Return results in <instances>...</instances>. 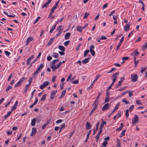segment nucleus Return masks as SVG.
I'll list each match as a JSON object with an SVG mask.
<instances>
[{
    "mask_svg": "<svg viewBox=\"0 0 147 147\" xmlns=\"http://www.w3.org/2000/svg\"><path fill=\"white\" fill-rule=\"evenodd\" d=\"M43 67L44 65L43 64L41 63L37 69L32 74V77L33 78H35V76L38 75V74L40 72Z\"/></svg>",
    "mask_w": 147,
    "mask_h": 147,
    "instance_id": "nucleus-1",
    "label": "nucleus"
},
{
    "mask_svg": "<svg viewBox=\"0 0 147 147\" xmlns=\"http://www.w3.org/2000/svg\"><path fill=\"white\" fill-rule=\"evenodd\" d=\"M139 120V118L137 115H135V117L133 118L132 120V123L133 125H135L136 123Z\"/></svg>",
    "mask_w": 147,
    "mask_h": 147,
    "instance_id": "nucleus-2",
    "label": "nucleus"
},
{
    "mask_svg": "<svg viewBox=\"0 0 147 147\" xmlns=\"http://www.w3.org/2000/svg\"><path fill=\"white\" fill-rule=\"evenodd\" d=\"M131 81L133 82H135L137 81L138 79V76L137 74H132L131 76Z\"/></svg>",
    "mask_w": 147,
    "mask_h": 147,
    "instance_id": "nucleus-3",
    "label": "nucleus"
},
{
    "mask_svg": "<svg viewBox=\"0 0 147 147\" xmlns=\"http://www.w3.org/2000/svg\"><path fill=\"white\" fill-rule=\"evenodd\" d=\"M50 83V82L48 81L44 82L42 84L40 85V88L41 89H44L45 87L47 86Z\"/></svg>",
    "mask_w": 147,
    "mask_h": 147,
    "instance_id": "nucleus-4",
    "label": "nucleus"
},
{
    "mask_svg": "<svg viewBox=\"0 0 147 147\" xmlns=\"http://www.w3.org/2000/svg\"><path fill=\"white\" fill-rule=\"evenodd\" d=\"M119 75L118 72H116L112 76L111 78L113 81H115L117 79L118 76Z\"/></svg>",
    "mask_w": 147,
    "mask_h": 147,
    "instance_id": "nucleus-5",
    "label": "nucleus"
},
{
    "mask_svg": "<svg viewBox=\"0 0 147 147\" xmlns=\"http://www.w3.org/2000/svg\"><path fill=\"white\" fill-rule=\"evenodd\" d=\"M36 132V127H33L32 129V132L30 134V136H34Z\"/></svg>",
    "mask_w": 147,
    "mask_h": 147,
    "instance_id": "nucleus-6",
    "label": "nucleus"
},
{
    "mask_svg": "<svg viewBox=\"0 0 147 147\" xmlns=\"http://www.w3.org/2000/svg\"><path fill=\"white\" fill-rule=\"evenodd\" d=\"M57 92V90L54 91H52L51 92V96H50V98L51 99H53L54 98V96L56 94Z\"/></svg>",
    "mask_w": 147,
    "mask_h": 147,
    "instance_id": "nucleus-7",
    "label": "nucleus"
},
{
    "mask_svg": "<svg viewBox=\"0 0 147 147\" xmlns=\"http://www.w3.org/2000/svg\"><path fill=\"white\" fill-rule=\"evenodd\" d=\"M130 26V23L126 24L124 27V30L126 31L129 30Z\"/></svg>",
    "mask_w": 147,
    "mask_h": 147,
    "instance_id": "nucleus-8",
    "label": "nucleus"
},
{
    "mask_svg": "<svg viewBox=\"0 0 147 147\" xmlns=\"http://www.w3.org/2000/svg\"><path fill=\"white\" fill-rule=\"evenodd\" d=\"M109 105H110L109 103H107L105 104L102 108V111H104L105 110L108 109Z\"/></svg>",
    "mask_w": 147,
    "mask_h": 147,
    "instance_id": "nucleus-9",
    "label": "nucleus"
},
{
    "mask_svg": "<svg viewBox=\"0 0 147 147\" xmlns=\"http://www.w3.org/2000/svg\"><path fill=\"white\" fill-rule=\"evenodd\" d=\"M51 0H48L47 2L44 4L42 7V8H43L45 7H47V6L51 2Z\"/></svg>",
    "mask_w": 147,
    "mask_h": 147,
    "instance_id": "nucleus-10",
    "label": "nucleus"
},
{
    "mask_svg": "<svg viewBox=\"0 0 147 147\" xmlns=\"http://www.w3.org/2000/svg\"><path fill=\"white\" fill-rule=\"evenodd\" d=\"M50 66L53 72L55 71L56 69L58 68L57 66L55 65H50Z\"/></svg>",
    "mask_w": 147,
    "mask_h": 147,
    "instance_id": "nucleus-11",
    "label": "nucleus"
},
{
    "mask_svg": "<svg viewBox=\"0 0 147 147\" xmlns=\"http://www.w3.org/2000/svg\"><path fill=\"white\" fill-rule=\"evenodd\" d=\"M34 57V56L33 55H32L27 59V65H28L29 64L31 60L33 59Z\"/></svg>",
    "mask_w": 147,
    "mask_h": 147,
    "instance_id": "nucleus-12",
    "label": "nucleus"
},
{
    "mask_svg": "<svg viewBox=\"0 0 147 147\" xmlns=\"http://www.w3.org/2000/svg\"><path fill=\"white\" fill-rule=\"evenodd\" d=\"M70 35L71 33L70 32L66 33L65 36V39L66 40L68 39L69 38Z\"/></svg>",
    "mask_w": 147,
    "mask_h": 147,
    "instance_id": "nucleus-13",
    "label": "nucleus"
},
{
    "mask_svg": "<svg viewBox=\"0 0 147 147\" xmlns=\"http://www.w3.org/2000/svg\"><path fill=\"white\" fill-rule=\"evenodd\" d=\"M33 38L32 37H29L27 39L26 41V45H28L29 42L32 40Z\"/></svg>",
    "mask_w": 147,
    "mask_h": 147,
    "instance_id": "nucleus-14",
    "label": "nucleus"
},
{
    "mask_svg": "<svg viewBox=\"0 0 147 147\" xmlns=\"http://www.w3.org/2000/svg\"><path fill=\"white\" fill-rule=\"evenodd\" d=\"M119 103H118L116 105L115 108H114L113 111L112 112V113H113L114 112H115L118 109V107L119 106Z\"/></svg>",
    "mask_w": 147,
    "mask_h": 147,
    "instance_id": "nucleus-15",
    "label": "nucleus"
},
{
    "mask_svg": "<svg viewBox=\"0 0 147 147\" xmlns=\"http://www.w3.org/2000/svg\"><path fill=\"white\" fill-rule=\"evenodd\" d=\"M90 59V58L89 57H88L84 60H83L82 62L83 64H86L88 62Z\"/></svg>",
    "mask_w": 147,
    "mask_h": 147,
    "instance_id": "nucleus-16",
    "label": "nucleus"
},
{
    "mask_svg": "<svg viewBox=\"0 0 147 147\" xmlns=\"http://www.w3.org/2000/svg\"><path fill=\"white\" fill-rule=\"evenodd\" d=\"M91 124L90 123L88 122H87L86 124V129H89L91 128Z\"/></svg>",
    "mask_w": 147,
    "mask_h": 147,
    "instance_id": "nucleus-17",
    "label": "nucleus"
},
{
    "mask_svg": "<svg viewBox=\"0 0 147 147\" xmlns=\"http://www.w3.org/2000/svg\"><path fill=\"white\" fill-rule=\"evenodd\" d=\"M142 48L143 51H144L145 50L147 49V42L145 44L142 46Z\"/></svg>",
    "mask_w": 147,
    "mask_h": 147,
    "instance_id": "nucleus-18",
    "label": "nucleus"
},
{
    "mask_svg": "<svg viewBox=\"0 0 147 147\" xmlns=\"http://www.w3.org/2000/svg\"><path fill=\"white\" fill-rule=\"evenodd\" d=\"M116 146H117L121 147V143H120V140L118 139H117L116 140Z\"/></svg>",
    "mask_w": 147,
    "mask_h": 147,
    "instance_id": "nucleus-19",
    "label": "nucleus"
},
{
    "mask_svg": "<svg viewBox=\"0 0 147 147\" xmlns=\"http://www.w3.org/2000/svg\"><path fill=\"white\" fill-rule=\"evenodd\" d=\"M102 120V122L100 124V128H101L102 129V127L106 123V122L105 121H104Z\"/></svg>",
    "mask_w": 147,
    "mask_h": 147,
    "instance_id": "nucleus-20",
    "label": "nucleus"
},
{
    "mask_svg": "<svg viewBox=\"0 0 147 147\" xmlns=\"http://www.w3.org/2000/svg\"><path fill=\"white\" fill-rule=\"evenodd\" d=\"M36 121V119L35 118L33 119L31 121V125L32 126H34L35 125V123Z\"/></svg>",
    "mask_w": 147,
    "mask_h": 147,
    "instance_id": "nucleus-21",
    "label": "nucleus"
},
{
    "mask_svg": "<svg viewBox=\"0 0 147 147\" xmlns=\"http://www.w3.org/2000/svg\"><path fill=\"white\" fill-rule=\"evenodd\" d=\"M63 28H62V26L60 25L59 26L58 28L57 29V30H58L59 31L62 32L63 31Z\"/></svg>",
    "mask_w": 147,
    "mask_h": 147,
    "instance_id": "nucleus-22",
    "label": "nucleus"
},
{
    "mask_svg": "<svg viewBox=\"0 0 147 147\" xmlns=\"http://www.w3.org/2000/svg\"><path fill=\"white\" fill-rule=\"evenodd\" d=\"M55 39V38H51L49 42L48 43V45L49 46L51 45V44H52V42H53L54 40Z\"/></svg>",
    "mask_w": 147,
    "mask_h": 147,
    "instance_id": "nucleus-23",
    "label": "nucleus"
},
{
    "mask_svg": "<svg viewBox=\"0 0 147 147\" xmlns=\"http://www.w3.org/2000/svg\"><path fill=\"white\" fill-rule=\"evenodd\" d=\"M30 86V84H28V85H27L24 88V92L25 93H26L27 92V90L29 88V86Z\"/></svg>",
    "mask_w": 147,
    "mask_h": 147,
    "instance_id": "nucleus-24",
    "label": "nucleus"
},
{
    "mask_svg": "<svg viewBox=\"0 0 147 147\" xmlns=\"http://www.w3.org/2000/svg\"><path fill=\"white\" fill-rule=\"evenodd\" d=\"M58 48L59 50L63 51H65V48L63 46H59L58 47Z\"/></svg>",
    "mask_w": 147,
    "mask_h": 147,
    "instance_id": "nucleus-25",
    "label": "nucleus"
},
{
    "mask_svg": "<svg viewBox=\"0 0 147 147\" xmlns=\"http://www.w3.org/2000/svg\"><path fill=\"white\" fill-rule=\"evenodd\" d=\"M57 24H55L54 25H53V28H51V29L50 30V33H51L54 30V29H55V28H56V26Z\"/></svg>",
    "mask_w": 147,
    "mask_h": 147,
    "instance_id": "nucleus-26",
    "label": "nucleus"
},
{
    "mask_svg": "<svg viewBox=\"0 0 147 147\" xmlns=\"http://www.w3.org/2000/svg\"><path fill=\"white\" fill-rule=\"evenodd\" d=\"M76 29L78 31L80 32H82V31L83 28L80 26H78L77 27Z\"/></svg>",
    "mask_w": 147,
    "mask_h": 147,
    "instance_id": "nucleus-27",
    "label": "nucleus"
},
{
    "mask_svg": "<svg viewBox=\"0 0 147 147\" xmlns=\"http://www.w3.org/2000/svg\"><path fill=\"white\" fill-rule=\"evenodd\" d=\"M56 8L55 7H53L52 9L51 12L49 13V16H51L52 15V14L53 13L55 10L56 9Z\"/></svg>",
    "mask_w": 147,
    "mask_h": 147,
    "instance_id": "nucleus-28",
    "label": "nucleus"
},
{
    "mask_svg": "<svg viewBox=\"0 0 147 147\" xmlns=\"http://www.w3.org/2000/svg\"><path fill=\"white\" fill-rule=\"evenodd\" d=\"M123 126V123H121V124L119 128H117L116 129V131H119L121 130L122 129Z\"/></svg>",
    "mask_w": 147,
    "mask_h": 147,
    "instance_id": "nucleus-29",
    "label": "nucleus"
},
{
    "mask_svg": "<svg viewBox=\"0 0 147 147\" xmlns=\"http://www.w3.org/2000/svg\"><path fill=\"white\" fill-rule=\"evenodd\" d=\"M97 107L94 106L93 107L90 114V115H91L92 113L95 110Z\"/></svg>",
    "mask_w": 147,
    "mask_h": 147,
    "instance_id": "nucleus-30",
    "label": "nucleus"
},
{
    "mask_svg": "<svg viewBox=\"0 0 147 147\" xmlns=\"http://www.w3.org/2000/svg\"><path fill=\"white\" fill-rule=\"evenodd\" d=\"M58 59L54 60L51 64L50 65H55V63L59 61Z\"/></svg>",
    "mask_w": 147,
    "mask_h": 147,
    "instance_id": "nucleus-31",
    "label": "nucleus"
},
{
    "mask_svg": "<svg viewBox=\"0 0 147 147\" xmlns=\"http://www.w3.org/2000/svg\"><path fill=\"white\" fill-rule=\"evenodd\" d=\"M66 92V90L65 89L63 91H62L61 95L60 97V98H62L64 96Z\"/></svg>",
    "mask_w": 147,
    "mask_h": 147,
    "instance_id": "nucleus-32",
    "label": "nucleus"
},
{
    "mask_svg": "<svg viewBox=\"0 0 147 147\" xmlns=\"http://www.w3.org/2000/svg\"><path fill=\"white\" fill-rule=\"evenodd\" d=\"M12 111H9L7 114L5 116V119H6V118H7L11 114V113L12 112Z\"/></svg>",
    "mask_w": 147,
    "mask_h": 147,
    "instance_id": "nucleus-33",
    "label": "nucleus"
},
{
    "mask_svg": "<svg viewBox=\"0 0 147 147\" xmlns=\"http://www.w3.org/2000/svg\"><path fill=\"white\" fill-rule=\"evenodd\" d=\"M98 100H97V99H96V100H95L94 102V103L93 105V106H94L97 107L98 105Z\"/></svg>",
    "mask_w": 147,
    "mask_h": 147,
    "instance_id": "nucleus-34",
    "label": "nucleus"
},
{
    "mask_svg": "<svg viewBox=\"0 0 147 147\" xmlns=\"http://www.w3.org/2000/svg\"><path fill=\"white\" fill-rule=\"evenodd\" d=\"M41 55V53L40 52L39 53L38 55V56L36 57V58L34 60V61L33 62H34V63L37 60L38 58Z\"/></svg>",
    "mask_w": 147,
    "mask_h": 147,
    "instance_id": "nucleus-35",
    "label": "nucleus"
},
{
    "mask_svg": "<svg viewBox=\"0 0 147 147\" xmlns=\"http://www.w3.org/2000/svg\"><path fill=\"white\" fill-rule=\"evenodd\" d=\"M59 56V55L57 53H53V56L56 58H57Z\"/></svg>",
    "mask_w": 147,
    "mask_h": 147,
    "instance_id": "nucleus-36",
    "label": "nucleus"
},
{
    "mask_svg": "<svg viewBox=\"0 0 147 147\" xmlns=\"http://www.w3.org/2000/svg\"><path fill=\"white\" fill-rule=\"evenodd\" d=\"M146 67H141V72L142 73L144 71H145L146 69Z\"/></svg>",
    "mask_w": 147,
    "mask_h": 147,
    "instance_id": "nucleus-37",
    "label": "nucleus"
},
{
    "mask_svg": "<svg viewBox=\"0 0 147 147\" xmlns=\"http://www.w3.org/2000/svg\"><path fill=\"white\" fill-rule=\"evenodd\" d=\"M122 102L125 103L126 104H128L129 103V102L126 100L125 98H123L122 100Z\"/></svg>",
    "mask_w": 147,
    "mask_h": 147,
    "instance_id": "nucleus-38",
    "label": "nucleus"
},
{
    "mask_svg": "<svg viewBox=\"0 0 147 147\" xmlns=\"http://www.w3.org/2000/svg\"><path fill=\"white\" fill-rule=\"evenodd\" d=\"M129 110L127 109L126 110L125 112V116L127 118L129 117Z\"/></svg>",
    "mask_w": 147,
    "mask_h": 147,
    "instance_id": "nucleus-39",
    "label": "nucleus"
},
{
    "mask_svg": "<svg viewBox=\"0 0 147 147\" xmlns=\"http://www.w3.org/2000/svg\"><path fill=\"white\" fill-rule=\"evenodd\" d=\"M47 96V94H44L41 99V100H45Z\"/></svg>",
    "mask_w": 147,
    "mask_h": 147,
    "instance_id": "nucleus-40",
    "label": "nucleus"
},
{
    "mask_svg": "<svg viewBox=\"0 0 147 147\" xmlns=\"http://www.w3.org/2000/svg\"><path fill=\"white\" fill-rule=\"evenodd\" d=\"M89 13H85L84 17V18L85 19L87 18L89 15Z\"/></svg>",
    "mask_w": 147,
    "mask_h": 147,
    "instance_id": "nucleus-41",
    "label": "nucleus"
},
{
    "mask_svg": "<svg viewBox=\"0 0 147 147\" xmlns=\"http://www.w3.org/2000/svg\"><path fill=\"white\" fill-rule=\"evenodd\" d=\"M134 107V105H132L129 108V111L130 112H131L132 111Z\"/></svg>",
    "mask_w": 147,
    "mask_h": 147,
    "instance_id": "nucleus-42",
    "label": "nucleus"
},
{
    "mask_svg": "<svg viewBox=\"0 0 147 147\" xmlns=\"http://www.w3.org/2000/svg\"><path fill=\"white\" fill-rule=\"evenodd\" d=\"M121 112L120 111H119L117 115H116L117 118H119L121 116Z\"/></svg>",
    "mask_w": 147,
    "mask_h": 147,
    "instance_id": "nucleus-43",
    "label": "nucleus"
},
{
    "mask_svg": "<svg viewBox=\"0 0 147 147\" xmlns=\"http://www.w3.org/2000/svg\"><path fill=\"white\" fill-rule=\"evenodd\" d=\"M99 38L100 40H105L107 39V38L103 35H102L101 37L100 38Z\"/></svg>",
    "mask_w": 147,
    "mask_h": 147,
    "instance_id": "nucleus-44",
    "label": "nucleus"
},
{
    "mask_svg": "<svg viewBox=\"0 0 147 147\" xmlns=\"http://www.w3.org/2000/svg\"><path fill=\"white\" fill-rule=\"evenodd\" d=\"M26 79V78H25L24 77L22 78L21 79H20L19 81L21 84L22 82Z\"/></svg>",
    "mask_w": 147,
    "mask_h": 147,
    "instance_id": "nucleus-45",
    "label": "nucleus"
},
{
    "mask_svg": "<svg viewBox=\"0 0 147 147\" xmlns=\"http://www.w3.org/2000/svg\"><path fill=\"white\" fill-rule=\"evenodd\" d=\"M108 143V142L107 141H105L102 143V145L105 147H106Z\"/></svg>",
    "mask_w": 147,
    "mask_h": 147,
    "instance_id": "nucleus-46",
    "label": "nucleus"
},
{
    "mask_svg": "<svg viewBox=\"0 0 147 147\" xmlns=\"http://www.w3.org/2000/svg\"><path fill=\"white\" fill-rule=\"evenodd\" d=\"M21 84V83L18 81L16 84L15 85V87H17L20 85Z\"/></svg>",
    "mask_w": 147,
    "mask_h": 147,
    "instance_id": "nucleus-47",
    "label": "nucleus"
},
{
    "mask_svg": "<svg viewBox=\"0 0 147 147\" xmlns=\"http://www.w3.org/2000/svg\"><path fill=\"white\" fill-rule=\"evenodd\" d=\"M90 52L93 56H94L95 54V53L94 51L93 50H90Z\"/></svg>",
    "mask_w": 147,
    "mask_h": 147,
    "instance_id": "nucleus-48",
    "label": "nucleus"
},
{
    "mask_svg": "<svg viewBox=\"0 0 147 147\" xmlns=\"http://www.w3.org/2000/svg\"><path fill=\"white\" fill-rule=\"evenodd\" d=\"M12 88V87L9 85L8 87L6 89V92H8L9 90Z\"/></svg>",
    "mask_w": 147,
    "mask_h": 147,
    "instance_id": "nucleus-49",
    "label": "nucleus"
},
{
    "mask_svg": "<svg viewBox=\"0 0 147 147\" xmlns=\"http://www.w3.org/2000/svg\"><path fill=\"white\" fill-rule=\"evenodd\" d=\"M17 106V105H16L15 104H14V105H13V107H12V108L11 111H12L13 110L16 109V108Z\"/></svg>",
    "mask_w": 147,
    "mask_h": 147,
    "instance_id": "nucleus-50",
    "label": "nucleus"
},
{
    "mask_svg": "<svg viewBox=\"0 0 147 147\" xmlns=\"http://www.w3.org/2000/svg\"><path fill=\"white\" fill-rule=\"evenodd\" d=\"M101 92H98V95L96 99H97V100H98V99H99V97H100V96L101 95Z\"/></svg>",
    "mask_w": 147,
    "mask_h": 147,
    "instance_id": "nucleus-51",
    "label": "nucleus"
},
{
    "mask_svg": "<svg viewBox=\"0 0 147 147\" xmlns=\"http://www.w3.org/2000/svg\"><path fill=\"white\" fill-rule=\"evenodd\" d=\"M109 96H107V97H106V99H105V102H109Z\"/></svg>",
    "mask_w": 147,
    "mask_h": 147,
    "instance_id": "nucleus-52",
    "label": "nucleus"
},
{
    "mask_svg": "<svg viewBox=\"0 0 147 147\" xmlns=\"http://www.w3.org/2000/svg\"><path fill=\"white\" fill-rule=\"evenodd\" d=\"M99 124V122H98L96 124V131H97L98 129V127Z\"/></svg>",
    "mask_w": 147,
    "mask_h": 147,
    "instance_id": "nucleus-53",
    "label": "nucleus"
},
{
    "mask_svg": "<svg viewBox=\"0 0 147 147\" xmlns=\"http://www.w3.org/2000/svg\"><path fill=\"white\" fill-rule=\"evenodd\" d=\"M127 88V86L123 87L119 89V91H122L125 90Z\"/></svg>",
    "mask_w": 147,
    "mask_h": 147,
    "instance_id": "nucleus-54",
    "label": "nucleus"
},
{
    "mask_svg": "<svg viewBox=\"0 0 147 147\" xmlns=\"http://www.w3.org/2000/svg\"><path fill=\"white\" fill-rule=\"evenodd\" d=\"M72 82L74 84H77L78 83L79 81L78 80H76Z\"/></svg>",
    "mask_w": 147,
    "mask_h": 147,
    "instance_id": "nucleus-55",
    "label": "nucleus"
},
{
    "mask_svg": "<svg viewBox=\"0 0 147 147\" xmlns=\"http://www.w3.org/2000/svg\"><path fill=\"white\" fill-rule=\"evenodd\" d=\"M40 17H38L36 19L35 21L34 24H35L38 21L39 19H40Z\"/></svg>",
    "mask_w": 147,
    "mask_h": 147,
    "instance_id": "nucleus-56",
    "label": "nucleus"
},
{
    "mask_svg": "<svg viewBox=\"0 0 147 147\" xmlns=\"http://www.w3.org/2000/svg\"><path fill=\"white\" fill-rule=\"evenodd\" d=\"M136 104L138 105H140L142 104L140 101V100H136Z\"/></svg>",
    "mask_w": 147,
    "mask_h": 147,
    "instance_id": "nucleus-57",
    "label": "nucleus"
},
{
    "mask_svg": "<svg viewBox=\"0 0 147 147\" xmlns=\"http://www.w3.org/2000/svg\"><path fill=\"white\" fill-rule=\"evenodd\" d=\"M69 43V41L68 40L66 41L64 43V45L65 46H67Z\"/></svg>",
    "mask_w": 147,
    "mask_h": 147,
    "instance_id": "nucleus-58",
    "label": "nucleus"
},
{
    "mask_svg": "<svg viewBox=\"0 0 147 147\" xmlns=\"http://www.w3.org/2000/svg\"><path fill=\"white\" fill-rule=\"evenodd\" d=\"M124 37L123 36H122L120 40L119 43H122V42H123V41L124 40Z\"/></svg>",
    "mask_w": 147,
    "mask_h": 147,
    "instance_id": "nucleus-59",
    "label": "nucleus"
},
{
    "mask_svg": "<svg viewBox=\"0 0 147 147\" xmlns=\"http://www.w3.org/2000/svg\"><path fill=\"white\" fill-rule=\"evenodd\" d=\"M5 52L6 55L7 56L9 55L10 54V53L8 51H5Z\"/></svg>",
    "mask_w": 147,
    "mask_h": 147,
    "instance_id": "nucleus-60",
    "label": "nucleus"
},
{
    "mask_svg": "<svg viewBox=\"0 0 147 147\" xmlns=\"http://www.w3.org/2000/svg\"><path fill=\"white\" fill-rule=\"evenodd\" d=\"M62 62L60 61L56 65L57 67L59 68L61 65L62 64Z\"/></svg>",
    "mask_w": 147,
    "mask_h": 147,
    "instance_id": "nucleus-61",
    "label": "nucleus"
},
{
    "mask_svg": "<svg viewBox=\"0 0 147 147\" xmlns=\"http://www.w3.org/2000/svg\"><path fill=\"white\" fill-rule=\"evenodd\" d=\"M129 59V57H125L122 58V60H127Z\"/></svg>",
    "mask_w": 147,
    "mask_h": 147,
    "instance_id": "nucleus-62",
    "label": "nucleus"
},
{
    "mask_svg": "<svg viewBox=\"0 0 147 147\" xmlns=\"http://www.w3.org/2000/svg\"><path fill=\"white\" fill-rule=\"evenodd\" d=\"M99 135H98V134H97L96 136V137H95V138L96 139V141L97 142H98V140L99 138Z\"/></svg>",
    "mask_w": 147,
    "mask_h": 147,
    "instance_id": "nucleus-63",
    "label": "nucleus"
},
{
    "mask_svg": "<svg viewBox=\"0 0 147 147\" xmlns=\"http://www.w3.org/2000/svg\"><path fill=\"white\" fill-rule=\"evenodd\" d=\"M100 74H97L96 76L95 79H96L97 80L100 77Z\"/></svg>",
    "mask_w": 147,
    "mask_h": 147,
    "instance_id": "nucleus-64",
    "label": "nucleus"
}]
</instances>
